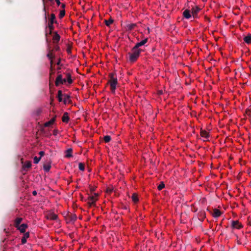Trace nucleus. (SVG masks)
<instances>
[{"label": "nucleus", "instance_id": "nucleus-22", "mask_svg": "<svg viewBox=\"0 0 251 251\" xmlns=\"http://www.w3.org/2000/svg\"><path fill=\"white\" fill-rule=\"evenodd\" d=\"M55 118H52L50 121H49L48 122H46L45 124V126H46V127L49 126H50L52 125L54 123V122H55Z\"/></svg>", "mask_w": 251, "mask_h": 251}, {"label": "nucleus", "instance_id": "nucleus-5", "mask_svg": "<svg viewBox=\"0 0 251 251\" xmlns=\"http://www.w3.org/2000/svg\"><path fill=\"white\" fill-rule=\"evenodd\" d=\"M98 196V194L95 193L94 196H91L89 197L88 199V204L89 205V206H92L95 204V202L97 200Z\"/></svg>", "mask_w": 251, "mask_h": 251}, {"label": "nucleus", "instance_id": "nucleus-54", "mask_svg": "<svg viewBox=\"0 0 251 251\" xmlns=\"http://www.w3.org/2000/svg\"><path fill=\"white\" fill-rule=\"evenodd\" d=\"M60 69H61V68H60V67H58L57 68V70H60Z\"/></svg>", "mask_w": 251, "mask_h": 251}, {"label": "nucleus", "instance_id": "nucleus-27", "mask_svg": "<svg viewBox=\"0 0 251 251\" xmlns=\"http://www.w3.org/2000/svg\"><path fill=\"white\" fill-rule=\"evenodd\" d=\"M52 51V50H50L49 52L47 55V56L49 59H53L55 57Z\"/></svg>", "mask_w": 251, "mask_h": 251}, {"label": "nucleus", "instance_id": "nucleus-48", "mask_svg": "<svg viewBox=\"0 0 251 251\" xmlns=\"http://www.w3.org/2000/svg\"><path fill=\"white\" fill-rule=\"evenodd\" d=\"M32 194L33 196H36L37 194V193L36 191H34L32 192Z\"/></svg>", "mask_w": 251, "mask_h": 251}, {"label": "nucleus", "instance_id": "nucleus-4", "mask_svg": "<svg viewBox=\"0 0 251 251\" xmlns=\"http://www.w3.org/2000/svg\"><path fill=\"white\" fill-rule=\"evenodd\" d=\"M66 82L65 78H62V75L61 74H59L55 80V86H58L60 84H63Z\"/></svg>", "mask_w": 251, "mask_h": 251}, {"label": "nucleus", "instance_id": "nucleus-36", "mask_svg": "<svg viewBox=\"0 0 251 251\" xmlns=\"http://www.w3.org/2000/svg\"><path fill=\"white\" fill-rule=\"evenodd\" d=\"M77 219V217L75 214H71L70 216V219L72 221H75Z\"/></svg>", "mask_w": 251, "mask_h": 251}, {"label": "nucleus", "instance_id": "nucleus-14", "mask_svg": "<svg viewBox=\"0 0 251 251\" xmlns=\"http://www.w3.org/2000/svg\"><path fill=\"white\" fill-rule=\"evenodd\" d=\"M244 41L248 44L251 43V34H248L246 36L244 37Z\"/></svg>", "mask_w": 251, "mask_h": 251}, {"label": "nucleus", "instance_id": "nucleus-18", "mask_svg": "<svg viewBox=\"0 0 251 251\" xmlns=\"http://www.w3.org/2000/svg\"><path fill=\"white\" fill-rule=\"evenodd\" d=\"M23 220L22 218H17L15 220L14 226L15 227L18 228L20 224Z\"/></svg>", "mask_w": 251, "mask_h": 251}, {"label": "nucleus", "instance_id": "nucleus-26", "mask_svg": "<svg viewBox=\"0 0 251 251\" xmlns=\"http://www.w3.org/2000/svg\"><path fill=\"white\" fill-rule=\"evenodd\" d=\"M127 28L128 30H131L133 29L135 26H136V24H130L127 25Z\"/></svg>", "mask_w": 251, "mask_h": 251}, {"label": "nucleus", "instance_id": "nucleus-51", "mask_svg": "<svg viewBox=\"0 0 251 251\" xmlns=\"http://www.w3.org/2000/svg\"><path fill=\"white\" fill-rule=\"evenodd\" d=\"M67 51L68 53H69H69H71V49H68L67 50Z\"/></svg>", "mask_w": 251, "mask_h": 251}, {"label": "nucleus", "instance_id": "nucleus-8", "mask_svg": "<svg viewBox=\"0 0 251 251\" xmlns=\"http://www.w3.org/2000/svg\"><path fill=\"white\" fill-rule=\"evenodd\" d=\"M148 38H145L140 42L137 43L134 47L137 49H139V48L142 46L144 45L148 42Z\"/></svg>", "mask_w": 251, "mask_h": 251}, {"label": "nucleus", "instance_id": "nucleus-37", "mask_svg": "<svg viewBox=\"0 0 251 251\" xmlns=\"http://www.w3.org/2000/svg\"><path fill=\"white\" fill-rule=\"evenodd\" d=\"M62 96H64V95L62 94V91L59 90L57 93V97H62Z\"/></svg>", "mask_w": 251, "mask_h": 251}, {"label": "nucleus", "instance_id": "nucleus-39", "mask_svg": "<svg viewBox=\"0 0 251 251\" xmlns=\"http://www.w3.org/2000/svg\"><path fill=\"white\" fill-rule=\"evenodd\" d=\"M41 158L45 155V152L44 151H40L39 153Z\"/></svg>", "mask_w": 251, "mask_h": 251}, {"label": "nucleus", "instance_id": "nucleus-21", "mask_svg": "<svg viewBox=\"0 0 251 251\" xmlns=\"http://www.w3.org/2000/svg\"><path fill=\"white\" fill-rule=\"evenodd\" d=\"M66 77H67V79H66V81H67V82H68L69 84H72L73 83V81L71 78V75L70 73L66 74Z\"/></svg>", "mask_w": 251, "mask_h": 251}, {"label": "nucleus", "instance_id": "nucleus-3", "mask_svg": "<svg viewBox=\"0 0 251 251\" xmlns=\"http://www.w3.org/2000/svg\"><path fill=\"white\" fill-rule=\"evenodd\" d=\"M54 23H57V21L55 20V15L54 14H51L50 15V21L48 25V27L49 28V29L53 30Z\"/></svg>", "mask_w": 251, "mask_h": 251}, {"label": "nucleus", "instance_id": "nucleus-13", "mask_svg": "<svg viewBox=\"0 0 251 251\" xmlns=\"http://www.w3.org/2000/svg\"><path fill=\"white\" fill-rule=\"evenodd\" d=\"M63 101L65 104H66L67 103H70L71 100H70V96L67 94H64V100Z\"/></svg>", "mask_w": 251, "mask_h": 251}, {"label": "nucleus", "instance_id": "nucleus-25", "mask_svg": "<svg viewBox=\"0 0 251 251\" xmlns=\"http://www.w3.org/2000/svg\"><path fill=\"white\" fill-rule=\"evenodd\" d=\"M113 20L111 18H110L109 20H104V23L106 25V26H110V25L113 23Z\"/></svg>", "mask_w": 251, "mask_h": 251}, {"label": "nucleus", "instance_id": "nucleus-32", "mask_svg": "<svg viewBox=\"0 0 251 251\" xmlns=\"http://www.w3.org/2000/svg\"><path fill=\"white\" fill-rule=\"evenodd\" d=\"M165 187V184L163 182H161L160 184L158 186L157 188L159 190H162L163 188Z\"/></svg>", "mask_w": 251, "mask_h": 251}, {"label": "nucleus", "instance_id": "nucleus-34", "mask_svg": "<svg viewBox=\"0 0 251 251\" xmlns=\"http://www.w3.org/2000/svg\"><path fill=\"white\" fill-rule=\"evenodd\" d=\"M40 160H41V157H38L37 156H35L34 157V163L35 164H37L39 163V162L40 161Z\"/></svg>", "mask_w": 251, "mask_h": 251}, {"label": "nucleus", "instance_id": "nucleus-38", "mask_svg": "<svg viewBox=\"0 0 251 251\" xmlns=\"http://www.w3.org/2000/svg\"><path fill=\"white\" fill-rule=\"evenodd\" d=\"M200 217H201V220L202 221L203 219L205 218V213L204 212H202L201 213L200 215H199Z\"/></svg>", "mask_w": 251, "mask_h": 251}, {"label": "nucleus", "instance_id": "nucleus-6", "mask_svg": "<svg viewBox=\"0 0 251 251\" xmlns=\"http://www.w3.org/2000/svg\"><path fill=\"white\" fill-rule=\"evenodd\" d=\"M231 226L233 228L240 229L243 227V226L238 221H232Z\"/></svg>", "mask_w": 251, "mask_h": 251}, {"label": "nucleus", "instance_id": "nucleus-47", "mask_svg": "<svg viewBox=\"0 0 251 251\" xmlns=\"http://www.w3.org/2000/svg\"><path fill=\"white\" fill-rule=\"evenodd\" d=\"M53 70V67L52 66H50V72H52Z\"/></svg>", "mask_w": 251, "mask_h": 251}, {"label": "nucleus", "instance_id": "nucleus-35", "mask_svg": "<svg viewBox=\"0 0 251 251\" xmlns=\"http://www.w3.org/2000/svg\"><path fill=\"white\" fill-rule=\"evenodd\" d=\"M43 1V5H44V8H43V11L44 12V15H45V20L46 21H47V15H46V7H45V0H42Z\"/></svg>", "mask_w": 251, "mask_h": 251}, {"label": "nucleus", "instance_id": "nucleus-1", "mask_svg": "<svg viewBox=\"0 0 251 251\" xmlns=\"http://www.w3.org/2000/svg\"><path fill=\"white\" fill-rule=\"evenodd\" d=\"M109 80L108 83L110 84V90L112 93H114L118 83L117 78L116 74L114 73H110L109 74Z\"/></svg>", "mask_w": 251, "mask_h": 251}, {"label": "nucleus", "instance_id": "nucleus-12", "mask_svg": "<svg viewBox=\"0 0 251 251\" xmlns=\"http://www.w3.org/2000/svg\"><path fill=\"white\" fill-rule=\"evenodd\" d=\"M60 37L59 35L56 32H55L54 33V35H53V36L52 38L53 42L54 43H58L60 40Z\"/></svg>", "mask_w": 251, "mask_h": 251}, {"label": "nucleus", "instance_id": "nucleus-40", "mask_svg": "<svg viewBox=\"0 0 251 251\" xmlns=\"http://www.w3.org/2000/svg\"><path fill=\"white\" fill-rule=\"evenodd\" d=\"M58 132V130L57 129H54L53 131V134L54 135V136H56L57 133Z\"/></svg>", "mask_w": 251, "mask_h": 251}, {"label": "nucleus", "instance_id": "nucleus-16", "mask_svg": "<svg viewBox=\"0 0 251 251\" xmlns=\"http://www.w3.org/2000/svg\"><path fill=\"white\" fill-rule=\"evenodd\" d=\"M29 237V232H26L24 236L22 237L21 242L22 244H24L26 243V239Z\"/></svg>", "mask_w": 251, "mask_h": 251}, {"label": "nucleus", "instance_id": "nucleus-15", "mask_svg": "<svg viewBox=\"0 0 251 251\" xmlns=\"http://www.w3.org/2000/svg\"><path fill=\"white\" fill-rule=\"evenodd\" d=\"M200 135L201 137L205 138H208L209 136L208 133L206 131L202 129L201 130Z\"/></svg>", "mask_w": 251, "mask_h": 251}, {"label": "nucleus", "instance_id": "nucleus-42", "mask_svg": "<svg viewBox=\"0 0 251 251\" xmlns=\"http://www.w3.org/2000/svg\"><path fill=\"white\" fill-rule=\"evenodd\" d=\"M55 0V2H56V4H57L58 6H59L61 3L60 2V0Z\"/></svg>", "mask_w": 251, "mask_h": 251}, {"label": "nucleus", "instance_id": "nucleus-56", "mask_svg": "<svg viewBox=\"0 0 251 251\" xmlns=\"http://www.w3.org/2000/svg\"><path fill=\"white\" fill-rule=\"evenodd\" d=\"M4 231L6 232V229H4Z\"/></svg>", "mask_w": 251, "mask_h": 251}, {"label": "nucleus", "instance_id": "nucleus-53", "mask_svg": "<svg viewBox=\"0 0 251 251\" xmlns=\"http://www.w3.org/2000/svg\"><path fill=\"white\" fill-rule=\"evenodd\" d=\"M55 50H59V47L57 46V47H55Z\"/></svg>", "mask_w": 251, "mask_h": 251}, {"label": "nucleus", "instance_id": "nucleus-23", "mask_svg": "<svg viewBox=\"0 0 251 251\" xmlns=\"http://www.w3.org/2000/svg\"><path fill=\"white\" fill-rule=\"evenodd\" d=\"M200 10V8L197 6L195 7L192 8V13H194V14H198Z\"/></svg>", "mask_w": 251, "mask_h": 251}, {"label": "nucleus", "instance_id": "nucleus-28", "mask_svg": "<svg viewBox=\"0 0 251 251\" xmlns=\"http://www.w3.org/2000/svg\"><path fill=\"white\" fill-rule=\"evenodd\" d=\"M44 170L48 172L50 171L51 166L50 164H44L43 166Z\"/></svg>", "mask_w": 251, "mask_h": 251}, {"label": "nucleus", "instance_id": "nucleus-52", "mask_svg": "<svg viewBox=\"0 0 251 251\" xmlns=\"http://www.w3.org/2000/svg\"><path fill=\"white\" fill-rule=\"evenodd\" d=\"M49 30H50V31H49V34H51L52 33V30H50V29H49Z\"/></svg>", "mask_w": 251, "mask_h": 251}, {"label": "nucleus", "instance_id": "nucleus-20", "mask_svg": "<svg viewBox=\"0 0 251 251\" xmlns=\"http://www.w3.org/2000/svg\"><path fill=\"white\" fill-rule=\"evenodd\" d=\"M72 149L70 148L66 151L65 157L69 158L72 156Z\"/></svg>", "mask_w": 251, "mask_h": 251}, {"label": "nucleus", "instance_id": "nucleus-9", "mask_svg": "<svg viewBox=\"0 0 251 251\" xmlns=\"http://www.w3.org/2000/svg\"><path fill=\"white\" fill-rule=\"evenodd\" d=\"M27 227V225L26 224H23L17 228L19 229L21 233H25Z\"/></svg>", "mask_w": 251, "mask_h": 251}, {"label": "nucleus", "instance_id": "nucleus-46", "mask_svg": "<svg viewBox=\"0 0 251 251\" xmlns=\"http://www.w3.org/2000/svg\"><path fill=\"white\" fill-rule=\"evenodd\" d=\"M106 191L108 193H111L112 192V190L110 188H107Z\"/></svg>", "mask_w": 251, "mask_h": 251}, {"label": "nucleus", "instance_id": "nucleus-49", "mask_svg": "<svg viewBox=\"0 0 251 251\" xmlns=\"http://www.w3.org/2000/svg\"><path fill=\"white\" fill-rule=\"evenodd\" d=\"M192 16L194 18H197L198 14H194V13H192Z\"/></svg>", "mask_w": 251, "mask_h": 251}, {"label": "nucleus", "instance_id": "nucleus-43", "mask_svg": "<svg viewBox=\"0 0 251 251\" xmlns=\"http://www.w3.org/2000/svg\"><path fill=\"white\" fill-rule=\"evenodd\" d=\"M60 62H61V60H60V59H59L57 62L56 63V64L58 66L61 65Z\"/></svg>", "mask_w": 251, "mask_h": 251}, {"label": "nucleus", "instance_id": "nucleus-29", "mask_svg": "<svg viewBox=\"0 0 251 251\" xmlns=\"http://www.w3.org/2000/svg\"><path fill=\"white\" fill-rule=\"evenodd\" d=\"M103 140L105 143H108L111 140V137L109 135H106L103 137Z\"/></svg>", "mask_w": 251, "mask_h": 251}, {"label": "nucleus", "instance_id": "nucleus-55", "mask_svg": "<svg viewBox=\"0 0 251 251\" xmlns=\"http://www.w3.org/2000/svg\"><path fill=\"white\" fill-rule=\"evenodd\" d=\"M207 20L208 21H209V22L210 21V20H209V18H207Z\"/></svg>", "mask_w": 251, "mask_h": 251}, {"label": "nucleus", "instance_id": "nucleus-11", "mask_svg": "<svg viewBox=\"0 0 251 251\" xmlns=\"http://www.w3.org/2000/svg\"><path fill=\"white\" fill-rule=\"evenodd\" d=\"M70 118L68 116V114L67 112H65L63 114V116L62 117V121L64 123H67L69 121Z\"/></svg>", "mask_w": 251, "mask_h": 251}, {"label": "nucleus", "instance_id": "nucleus-33", "mask_svg": "<svg viewBox=\"0 0 251 251\" xmlns=\"http://www.w3.org/2000/svg\"><path fill=\"white\" fill-rule=\"evenodd\" d=\"M65 14V11L64 10H61L59 13V17L60 18H63Z\"/></svg>", "mask_w": 251, "mask_h": 251}, {"label": "nucleus", "instance_id": "nucleus-45", "mask_svg": "<svg viewBox=\"0 0 251 251\" xmlns=\"http://www.w3.org/2000/svg\"><path fill=\"white\" fill-rule=\"evenodd\" d=\"M50 66H52L53 64V59H50Z\"/></svg>", "mask_w": 251, "mask_h": 251}, {"label": "nucleus", "instance_id": "nucleus-30", "mask_svg": "<svg viewBox=\"0 0 251 251\" xmlns=\"http://www.w3.org/2000/svg\"><path fill=\"white\" fill-rule=\"evenodd\" d=\"M245 113L249 117H251V106L246 110Z\"/></svg>", "mask_w": 251, "mask_h": 251}, {"label": "nucleus", "instance_id": "nucleus-17", "mask_svg": "<svg viewBox=\"0 0 251 251\" xmlns=\"http://www.w3.org/2000/svg\"><path fill=\"white\" fill-rule=\"evenodd\" d=\"M31 167V162L29 161H26L23 166L24 170H25L26 169L30 168Z\"/></svg>", "mask_w": 251, "mask_h": 251}, {"label": "nucleus", "instance_id": "nucleus-2", "mask_svg": "<svg viewBox=\"0 0 251 251\" xmlns=\"http://www.w3.org/2000/svg\"><path fill=\"white\" fill-rule=\"evenodd\" d=\"M141 51V49L135 48L134 47L132 49L131 52L128 53L129 61L132 62L136 61L139 57Z\"/></svg>", "mask_w": 251, "mask_h": 251}, {"label": "nucleus", "instance_id": "nucleus-31", "mask_svg": "<svg viewBox=\"0 0 251 251\" xmlns=\"http://www.w3.org/2000/svg\"><path fill=\"white\" fill-rule=\"evenodd\" d=\"M78 168L80 171H83L85 169V165L82 163H79L78 164Z\"/></svg>", "mask_w": 251, "mask_h": 251}, {"label": "nucleus", "instance_id": "nucleus-7", "mask_svg": "<svg viewBox=\"0 0 251 251\" xmlns=\"http://www.w3.org/2000/svg\"><path fill=\"white\" fill-rule=\"evenodd\" d=\"M222 214V212L218 209L215 208L213 209V212L212 213V215L214 218H218L220 217Z\"/></svg>", "mask_w": 251, "mask_h": 251}, {"label": "nucleus", "instance_id": "nucleus-44", "mask_svg": "<svg viewBox=\"0 0 251 251\" xmlns=\"http://www.w3.org/2000/svg\"><path fill=\"white\" fill-rule=\"evenodd\" d=\"M58 100L59 102H61L63 101L62 97H57Z\"/></svg>", "mask_w": 251, "mask_h": 251}, {"label": "nucleus", "instance_id": "nucleus-41", "mask_svg": "<svg viewBox=\"0 0 251 251\" xmlns=\"http://www.w3.org/2000/svg\"><path fill=\"white\" fill-rule=\"evenodd\" d=\"M54 74V71H53L52 72V71L51 72H50V78H51L52 75H53Z\"/></svg>", "mask_w": 251, "mask_h": 251}, {"label": "nucleus", "instance_id": "nucleus-50", "mask_svg": "<svg viewBox=\"0 0 251 251\" xmlns=\"http://www.w3.org/2000/svg\"><path fill=\"white\" fill-rule=\"evenodd\" d=\"M61 6L62 8L64 9L65 7V4L64 3H62Z\"/></svg>", "mask_w": 251, "mask_h": 251}, {"label": "nucleus", "instance_id": "nucleus-19", "mask_svg": "<svg viewBox=\"0 0 251 251\" xmlns=\"http://www.w3.org/2000/svg\"><path fill=\"white\" fill-rule=\"evenodd\" d=\"M57 218V215L54 213H50L47 216V219L51 220H55Z\"/></svg>", "mask_w": 251, "mask_h": 251}, {"label": "nucleus", "instance_id": "nucleus-10", "mask_svg": "<svg viewBox=\"0 0 251 251\" xmlns=\"http://www.w3.org/2000/svg\"><path fill=\"white\" fill-rule=\"evenodd\" d=\"M183 15L187 19H190L192 16L190 13V11L188 9H186L184 10V11L183 12Z\"/></svg>", "mask_w": 251, "mask_h": 251}, {"label": "nucleus", "instance_id": "nucleus-24", "mask_svg": "<svg viewBox=\"0 0 251 251\" xmlns=\"http://www.w3.org/2000/svg\"><path fill=\"white\" fill-rule=\"evenodd\" d=\"M131 198H132V201H134L135 203L139 201L138 196L135 193L133 194V195L131 197Z\"/></svg>", "mask_w": 251, "mask_h": 251}]
</instances>
